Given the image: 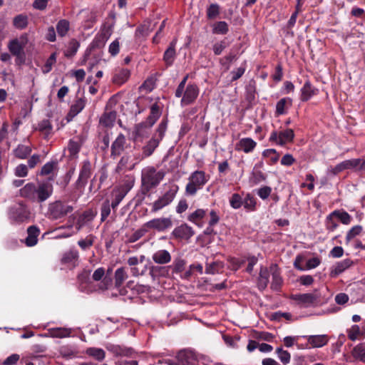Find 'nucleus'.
<instances>
[{
  "instance_id": "11",
  "label": "nucleus",
  "mask_w": 365,
  "mask_h": 365,
  "mask_svg": "<svg viewBox=\"0 0 365 365\" xmlns=\"http://www.w3.org/2000/svg\"><path fill=\"white\" fill-rule=\"evenodd\" d=\"M294 133L292 129L288 128L280 132L273 130L269 136V141L279 145H284L293 141Z\"/></svg>"
},
{
  "instance_id": "55",
  "label": "nucleus",
  "mask_w": 365,
  "mask_h": 365,
  "mask_svg": "<svg viewBox=\"0 0 365 365\" xmlns=\"http://www.w3.org/2000/svg\"><path fill=\"white\" fill-rule=\"evenodd\" d=\"M287 103L292 105V99L289 98H283L280 99L276 105V113L277 115H282L285 113V106Z\"/></svg>"
},
{
  "instance_id": "61",
  "label": "nucleus",
  "mask_w": 365,
  "mask_h": 365,
  "mask_svg": "<svg viewBox=\"0 0 365 365\" xmlns=\"http://www.w3.org/2000/svg\"><path fill=\"white\" fill-rule=\"evenodd\" d=\"M220 14V6L217 4H211L207 9V17L209 19L216 18Z\"/></svg>"
},
{
  "instance_id": "15",
  "label": "nucleus",
  "mask_w": 365,
  "mask_h": 365,
  "mask_svg": "<svg viewBox=\"0 0 365 365\" xmlns=\"http://www.w3.org/2000/svg\"><path fill=\"white\" fill-rule=\"evenodd\" d=\"M126 145V138L123 133L118 134L110 146V157L115 158L119 156L125 150Z\"/></svg>"
},
{
  "instance_id": "49",
  "label": "nucleus",
  "mask_w": 365,
  "mask_h": 365,
  "mask_svg": "<svg viewBox=\"0 0 365 365\" xmlns=\"http://www.w3.org/2000/svg\"><path fill=\"white\" fill-rule=\"evenodd\" d=\"M70 29L69 21L66 19L60 20L56 25V31L58 36H65Z\"/></svg>"
},
{
  "instance_id": "20",
  "label": "nucleus",
  "mask_w": 365,
  "mask_h": 365,
  "mask_svg": "<svg viewBox=\"0 0 365 365\" xmlns=\"http://www.w3.org/2000/svg\"><path fill=\"white\" fill-rule=\"evenodd\" d=\"M130 76V72L128 68H117L113 73L112 82L117 85L125 83Z\"/></svg>"
},
{
  "instance_id": "58",
  "label": "nucleus",
  "mask_w": 365,
  "mask_h": 365,
  "mask_svg": "<svg viewBox=\"0 0 365 365\" xmlns=\"http://www.w3.org/2000/svg\"><path fill=\"white\" fill-rule=\"evenodd\" d=\"M81 145L78 140L71 139L68 145V150L71 155H77L81 150Z\"/></svg>"
},
{
  "instance_id": "35",
  "label": "nucleus",
  "mask_w": 365,
  "mask_h": 365,
  "mask_svg": "<svg viewBox=\"0 0 365 365\" xmlns=\"http://www.w3.org/2000/svg\"><path fill=\"white\" fill-rule=\"evenodd\" d=\"M31 151L30 146L20 144L14 150V154L16 158L24 160L30 155Z\"/></svg>"
},
{
  "instance_id": "56",
  "label": "nucleus",
  "mask_w": 365,
  "mask_h": 365,
  "mask_svg": "<svg viewBox=\"0 0 365 365\" xmlns=\"http://www.w3.org/2000/svg\"><path fill=\"white\" fill-rule=\"evenodd\" d=\"M110 207L111 203H110V201L108 200H106L101 205V220L102 222L105 221L106 218L109 216L110 214Z\"/></svg>"
},
{
  "instance_id": "44",
  "label": "nucleus",
  "mask_w": 365,
  "mask_h": 365,
  "mask_svg": "<svg viewBox=\"0 0 365 365\" xmlns=\"http://www.w3.org/2000/svg\"><path fill=\"white\" fill-rule=\"evenodd\" d=\"M86 354L99 361H103L106 356L105 351L102 349L96 347L88 348L86 350Z\"/></svg>"
},
{
  "instance_id": "38",
  "label": "nucleus",
  "mask_w": 365,
  "mask_h": 365,
  "mask_svg": "<svg viewBox=\"0 0 365 365\" xmlns=\"http://www.w3.org/2000/svg\"><path fill=\"white\" fill-rule=\"evenodd\" d=\"M128 277V274L124 267L118 268L114 274L115 287L117 289H120Z\"/></svg>"
},
{
  "instance_id": "48",
  "label": "nucleus",
  "mask_w": 365,
  "mask_h": 365,
  "mask_svg": "<svg viewBox=\"0 0 365 365\" xmlns=\"http://www.w3.org/2000/svg\"><path fill=\"white\" fill-rule=\"evenodd\" d=\"M237 58V55L233 53H230L219 61L220 64L227 71L230 68L231 63Z\"/></svg>"
},
{
  "instance_id": "34",
  "label": "nucleus",
  "mask_w": 365,
  "mask_h": 365,
  "mask_svg": "<svg viewBox=\"0 0 365 365\" xmlns=\"http://www.w3.org/2000/svg\"><path fill=\"white\" fill-rule=\"evenodd\" d=\"M270 269L267 267H261L259 278H258V287L259 289H264L269 283Z\"/></svg>"
},
{
  "instance_id": "6",
  "label": "nucleus",
  "mask_w": 365,
  "mask_h": 365,
  "mask_svg": "<svg viewBox=\"0 0 365 365\" xmlns=\"http://www.w3.org/2000/svg\"><path fill=\"white\" fill-rule=\"evenodd\" d=\"M73 210V207L67 203L57 200L51 203L48 206L49 217L53 220H58L64 217Z\"/></svg>"
},
{
  "instance_id": "28",
  "label": "nucleus",
  "mask_w": 365,
  "mask_h": 365,
  "mask_svg": "<svg viewBox=\"0 0 365 365\" xmlns=\"http://www.w3.org/2000/svg\"><path fill=\"white\" fill-rule=\"evenodd\" d=\"M152 259L156 264H164L169 263L172 257L168 250H160L153 255Z\"/></svg>"
},
{
  "instance_id": "24",
  "label": "nucleus",
  "mask_w": 365,
  "mask_h": 365,
  "mask_svg": "<svg viewBox=\"0 0 365 365\" xmlns=\"http://www.w3.org/2000/svg\"><path fill=\"white\" fill-rule=\"evenodd\" d=\"M162 113L161 107L158 103H153L150 107V113L145 121L148 124V127H152L158 119L160 117Z\"/></svg>"
},
{
  "instance_id": "53",
  "label": "nucleus",
  "mask_w": 365,
  "mask_h": 365,
  "mask_svg": "<svg viewBox=\"0 0 365 365\" xmlns=\"http://www.w3.org/2000/svg\"><path fill=\"white\" fill-rule=\"evenodd\" d=\"M79 46L80 43L78 41H77L76 39L71 40L65 52V56L67 57H72L76 54Z\"/></svg>"
},
{
  "instance_id": "27",
  "label": "nucleus",
  "mask_w": 365,
  "mask_h": 365,
  "mask_svg": "<svg viewBox=\"0 0 365 365\" xmlns=\"http://www.w3.org/2000/svg\"><path fill=\"white\" fill-rule=\"evenodd\" d=\"M78 252L75 249H71L64 252L61 258V262L64 264L76 266L78 264Z\"/></svg>"
},
{
  "instance_id": "9",
  "label": "nucleus",
  "mask_w": 365,
  "mask_h": 365,
  "mask_svg": "<svg viewBox=\"0 0 365 365\" xmlns=\"http://www.w3.org/2000/svg\"><path fill=\"white\" fill-rule=\"evenodd\" d=\"M197 355L195 352L190 349L180 351L175 359L168 360L169 365H195L197 361Z\"/></svg>"
},
{
  "instance_id": "7",
  "label": "nucleus",
  "mask_w": 365,
  "mask_h": 365,
  "mask_svg": "<svg viewBox=\"0 0 365 365\" xmlns=\"http://www.w3.org/2000/svg\"><path fill=\"white\" fill-rule=\"evenodd\" d=\"M31 217L29 207L22 202L12 207L9 211V219L15 223L19 224L28 221Z\"/></svg>"
},
{
  "instance_id": "37",
  "label": "nucleus",
  "mask_w": 365,
  "mask_h": 365,
  "mask_svg": "<svg viewBox=\"0 0 365 365\" xmlns=\"http://www.w3.org/2000/svg\"><path fill=\"white\" fill-rule=\"evenodd\" d=\"M351 355L356 360L365 363V342L355 346L351 351Z\"/></svg>"
},
{
  "instance_id": "39",
  "label": "nucleus",
  "mask_w": 365,
  "mask_h": 365,
  "mask_svg": "<svg viewBox=\"0 0 365 365\" xmlns=\"http://www.w3.org/2000/svg\"><path fill=\"white\" fill-rule=\"evenodd\" d=\"M29 24V18L26 14H19L16 15L13 19V26L17 29H24L27 27Z\"/></svg>"
},
{
  "instance_id": "10",
  "label": "nucleus",
  "mask_w": 365,
  "mask_h": 365,
  "mask_svg": "<svg viewBox=\"0 0 365 365\" xmlns=\"http://www.w3.org/2000/svg\"><path fill=\"white\" fill-rule=\"evenodd\" d=\"M148 230H155L158 232H163L173 226V220L170 217H162L153 218L145 223Z\"/></svg>"
},
{
  "instance_id": "51",
  "label": "nucleus",
  "mask_w": 365,
  "mask_h": 365,
  "mask_svg": "<svg viewBox=\"0 0 365 365\" xmlns=\"http://www.w3.org/2000/svg\"><path fill=\"white\" fill-rule=\"evenodd\" d=\"M206 215V211L203 209H197L192 213L190 214L187 217V220L196 225H198V222L201 220Z\"/></svg>"
},
{
  "instance_id": "41",
  "label": "nucleus",
  "mask_w": 365,
  "mask_h": 365,
  "mask_svg": "<svg viewBox=\"0 0 365 365\" xmlns=\"http://www.w3.org/2000/svg\"><path fill=\"white\" fill-rule=\"evenodd\" d=\"M59 353L65 359H71L78 354L76 349L71 345H64L60 347Z\"/></svg>"
},
{
  "instance_id": "47",
  "label": "nucleus",
  "mask_w": 365,
  "mask_h": 365,
  "mask_svg": "<svg viewBox=\"0 0 365 365\" xmlns=\"http://www.w3.org/2000/svg\"><path fill=\"white\" fill-rule=\"evenodd\" d=\"M229 31V26L225 21H217L212 25V33L225 35Z\"/></svg>"
},
{
  "instance_id": "62",
  "label": "nucleus",
  "mask_w": 365,
  "mask_h": 365,
  "mask_svg": "<svg viewBox=\"0 0 365 365\" xmlns=\"http://www.w3.org/2000/svg\"><path fill=\"white\" fill-rule=\"evenodd\" d=\"M334 218H336V217L332 215V212H331L326 218V227L329 231H334L339 225Z\"/></svg>"
},
{
  "instance_id": "45",
  "label": "nucleus",
  "mask_w": 365,
  "mask_h": 365,
  "mask_svg": "<svg viewBox=\"0 0 365 365\" xmlns=\"http://www.w3.org/2000/svg\"><path fill=\"white\" fill-rule=\"evenodd\" d=\"M332 215H334L344 225H349L352 220L351 216L344 210H336L332 212Z\"/></svg>"
},
{
  "instance_id": "40",
  "label": "nucleus",
  "mask_w": 365,
  "mask_h": 365,
  "mask_svg": "<svg viewBox=\"0 0 365 365\" xmlns=\"http://www.w3.org/2000/svg\"><path fill=\"white\" fill-rule=\"evenodd\" d=\"M224 268V263L220 261L207 263L205 267V273L207 274H215L221 272Z\"/></svg>"
},
{
  "instance_id": "60",
  "label": "nucleus",
  "mask_w": 365,
  "mask_h": 365,
  "mask_svg": "<svg viewBox=\"0 0 365 365\" xmlns=\"http://www.w3.org/2000/svg\"><path fill=\"white\" fill-rule=\"evenodd\" d=\"M243 199L238 193H234L230 198V206L234 209H239L242 207Z\"/></svg>"
},
{
  "instance_id": "12",
  "label": "nucleus",
  "mask_w": 365,
  "mask_h": 365,
  "mask_svg": "<svg viewBox=\"0 0 365 365\" xmlns=\"http://www.w3.org/2000/svg\"><path fill=\"white\" fill-rule=\"evenodd\" d=\"M92 165L90 160H83L81 167L78 178L76 182V187L82 190L86 185L92 174Z\"/></svg>"
},
{
  "instance_id": "57",
  "label": "nucleus",
  "mask_w": 365,
  "mask_h": 365,
  "mask_svg": "<svg viewBox=\"0 0 365 365\" xmlns=\"http://www.w3.org/2000/svg\"><path fill=\"white\" fill-rule=\"evenodd\" d=\"M56 53H53L51 54L49 58L46 60L44 66H43V68H42L43 73H49L51 71L52 67L56 63Z\"/></svg>"
},
{
  "instance_id": "50",
  "label": "nucleus",
  "mask_w": 365,
  "mask_h": 365,
  "mask_svg": "<svg viewBox=\"0 0 365 365\" xmlns=\"http://www.w3.org/2000/svg\"><path fill=\"white\" fill-rule=\"evenodd\" d=\"M85 106L86 100L84 98L77 99L71 107L70 114L73 116L76 115L84 108Z\"/></svg>"
},
{
  "instance_id": "59",
  "label": "nucleus",
  "mask_w": 365,
  "mask_h": 365,
  "mask_svg": "<svg viewBox=\"0 0 365 365\" xmlns=\"http://www.w3.org/2000/svg\"><path fill=\"white\" fill-rule=\"evenodd\" d=\"M361 225H356L351 227L347 232L346 236V242L348 244L353 238L359 235L362 232Z\"/></svg>"
},
{
  "instance_id": "25",
  "label": "nucleus",
  "mask_w": 365,
  "mask_h": 365,
  "mask_svg": "<svg viewBox=\"0 0 365 365\" xmlns=\"http://www.w3.org/2000/svg\"><path fill=\"white\" fill-rule=\"evenodd\" d=\"M317 92L318 90L312 86L309 81H306L301 89V101L304 102L309 101L313 96L317 95Z\"/></svg>"
},
{
  "instance_id": "5",
  "label": "nucleus",
  "mask_w": 365,
  "mask_h": 365,
  "mask_svg": "<svg viewBox=\"0 0 365 365\" xmlns=\"http://www.w3.org/2000/svg\"><path fill=\"white\" fill-rule=\"evenodd\" d=\"M134 182L135 180L133 177H128V178L124 180L122 183L118 186H115L111 192L113 197L111 207L113 210H115L118 206L125 195L132 189L134 185Z\"/></svg>"
},
{
  "instance_id": "4",
  "label": "nucleus",
  "mask_w": 365,
  "mask_h": 365,
  "mask_svg": "<svg viewBox=\"0 0 365 365\" xmlns=\"http://www.w3.org/2000/svg\"><path fill=\"white\" fill-rule=\"evenodd\" d=\"M178 190L179 187L178 185L170 184L168 186V190L163 195L150 204V212L155 214L169 205L175 198Z\"/></svg>"
},
{
  "instance_id": "22",
  "label": "nucleus",
  "mask_w": 365,
  "mask_h": 365,
  "mask_svg": "<svg viewBox=\"0 0 365 365\" xmlns=\"http://www.w3.org/2000/svg\"><path fill=\"white\" fill-rule=\"evenodd\" d=\"M40 234L39 228L36 225L29 226L27 228V237L25 239V244L27 247H33L38 242V237Z\"/></svg>"
},
{
  "instance_id": "8",
  "label": "nucleus",
  "mask_w": 365,
  "mask_h": 365,
  "mask_svg": "<svg viewBox=\"0 0 365 365\" xmlns=\"http://www.w3.org/2000/svg\"><path fill=\"white\" fill-rule=\"evenodd\" d=\"M291 298L303 307H315L322 302L320 293L317 290L312 293L294 294Z\"/></svg>"
},
{
  "instance_id": "13",
  "label": "nucleus",
  "mask_w": 365,
  "mask_h": 365,
  "mask_svg": "<svg viewBox=\"0 0 365 365\" xmlns=\"http://www.w3.org/2000/svg\"><path fill=\"white\" fill-rule=\"evenodd\" d=\"M200 89L195 83H188L185 88H184L183 93L180 98V105L182 106H189L192 104L199 96Z\"/></svg>"
},
{
  "instance_id": "43",
  "label": "nucleus",
  "mask_w": 365,
  "mask_h": 365,
  "mask_svg": "<svg viewBox=\"0 0 365 365\" xmlns=\"http://www.w3.org/2000/svg\"><path fill=\"white\" fill-rule=\"evenodd\" d=\"M242 205L247 211H255L256 210V198L250 193H247L243 199Z\"/></svg>"
},
{
  "instance_id": "33",
  "label": "nucleus",
  "mask_w": 365,
  "mask_h": 365,
  "mask_svg": "<svg viewBox=\"0 0 365 365\" xmlns=\"http://www.w3.org/2000/svg\"><path fill=\"white\" fill-rule=\"evenodd\" d=\"M151 127H148V124H147L145 122L136 124L133 131L134 139L138 140L139 138H143L147 137L149 133V129Z\"/></svg>"
},
{
  "instance_id": "31",
  "label": "nucleus",
  "mask_w": 365,
  "mask_h": 365,
  "mask_svg": "<svg viewBox=\"0 0 365 365\" xmlns=\"http://www.w3.org/2000/svg\"><path fill=\"white\" fill-rule=\"evenodd\" d=\"M117 116L115 111L105 112L100 118V124L106 128H110L114 125Z\"/></svg>"
},
{
  "instance_id": "52",
  "label": "nucleus",
  "mask_w": 365,
  "mask_h": 365,
  "mask_svg": "<svg viewBox=\"0 0 365 365\" xmlns=\"http://www.w3.org/2000/svg\"><path fill=\"white\" fill-rule=\"evenodd\" d=\"M186 261L180 257L175 258L172 264L173 272L180 273L182 272L186 266Z\"/></svg>"
},
{
  "instance_id": "19",
  "label": "nucleus",
  "mask_w": 365,
  "mask_h": 365,
  "mask_svg": "<svg viewBox=\"0 0 365 365\" xmlns=\"http://www.w3.org/2000/svg\"><path fill=\"white\" fill-rule=\"evenodd\" d=\"M53 192V186L48 183H41L36 187V200L42 202L46 200Z\"/></svg>"
},
{
  "instance_id": "42",
  "label": "nucleus",
  "mask_w": 365,
  "mask_h": 365,
  "mask_svg": "<svg viewBox=\"0 0 365 365\" xmlns=\"http://www.w3.org/2000/svg\"><path fill=\"white\" fill-rule=\"evenodd\" d=\"M51 336L54 338H65L71 334V329L64 327L51 328L48 329Z\"/></svg>"
},
{
  "instance_id": "32",
  "label": "nucleus",
  "mask_w": 365,
  "mask_h": 365,
  "mask_svg": "<svg viewBox=\"0 0 365 365\" xmlns=\"http://www.w3.org/2000/svg\"><path fill=\"white\" fill-rule=\"evenodd\" d=\"M24 45L17 38L11 40L8 45V48L13 56L20 57L24 53Z\"/></svg>"
},
{
  "instance_id": "18",
  "label": "nucleus",
  "mask_w": 365,
  "mask_h": 365,
  "mask_svg": "<svg viewBox=\"0 0 365 365\" xmlns=\"http://www.w3.org/2000/svg\"><path fill=\"white\" fill-rule=\"evenodd\" d=\"M257 146V143L251 138H243L235 144L237 151H243L245 153L252 152Z\"/></svg>"
},
{
  "instance_id": "64",
  "label": "nucleus",
  "mask_w": 365,
  "mask_h": 365,
  "mask_svg": "<svg viewBox=\"0 0 365 365\" xmlns=\"http://www.w3.org/2000/svg\"><path fill=\"white\" fill-rule=\"evenodd\" d=\"M227 46V43L225 40L215 43L212 46V50L216 56L220 55Z\"/></svg>"
},
{
  "instance_id": "29",
  "label": "nucleus",
  "mask_w": 365,
  "mask_h": 365,
  "mask_svg": "<svg viewBox=\"0 0 365 365\" xmlns=\"http://www.w3.org/2000/svg\"><path fill=\"white\" fill-rule=\"evenodd\" d=\"M353 264V261L350 259H345L341 262H339L335 264V265L331 268V276H337L345 271L346 269L349 268Z\"/></svg>"
},
{
  "instance_id": "14",
  "label": "nucleus",
  "mask_w": 365,
  "mask_h": 365,
  "mask_svg": "<svg viewBox=\"0 0 365 365\" xmlns=\"http://www.w3.org/2000/svg\"><path fill=\"white\" fill-rule=\"evenodd\" d=\"M195 234L193 229L183 223L176 227L172 232V236L179 240H189Z\"/></svg>"
},
{
  "instance_id": "21",
  "label": "nucleus",
  "mask_w": 365,
  "mask_h": 365,
  "mask_svg": "<svg viewBox=\"0 0 365 365\" xmlns=\"http://www.w3.org/2000/svg\"><path fill=\"white\" fill-rule=\"evenodd\" d=\"M270 272L272 278L271 289L274 291H278L282 284L283 280L280 275L279 269L277 264H273L270 266Z\"/></svg>"
},
{
  "instance_id": "46",
  "label": "nucleus",
  "mask_w": 365,
  "mask_h": 365,
  "mask_svg": "<svg viewBox=\"0 0 365 365\" xmlns=\"http://www.w3.org/2000/svg\"><path fill=\"white\" fill-rule=\"evenodd\" d=\"M275 353L282 365H287L290 362L291 354L289 351L284 350L282 347H277Z\"/></svg>"
},
{
  "instance_id": "3",
  "label": "nucleus",
  "mask_w": 365,
  "mask_h": 365,
  "mask_svg": "<svg viewBox=\"0 0 365 365\" xmlns=\"http://www.w3.org/2000/svg\"><path fill=\"white\" fill-rule=\"evenodd\" d=\"M167 119H163L160 123L152 138L143 147L142 155L143 158H148L153 153L155 148L159 145L160 142L164 138L167 130Z\"/></svg>"
},
{
  "instance_id": "26",
  "label": "nucleus",
  "mask_w": 365,
  "mask_h": 365,
  "mask_svg": "<svg viewBox=\"0 0 365 365\" xmlns=\"http://www.w3.org/2000/svg\"><path fill=\"white\" fill-rule=\"evenodd\" d=\"M36 129L41 133L43 138L47 140L49 139L53 133L52 124L48 119H44L39 122Z\"/></svg>"
},
{
  "instance_id": "30",
  "label": "nucleus",
  "mask_w": 365,
  "mask_h": 365,
  "mask_svg": "<svg viewBox=\"0 0 365 365\" xmlns=\"http://www.w3.org/2000/svg\"><path fill=\"white\" fill-rule=\"evenodd\" d=\"M175 43L172 41L169 47L165 50L163 55V61H165L168 67L171 66L173 64L176 56L175 52Z\"/></svg>"
},
{
  "instance_id": "63",
  "label": "nucleus",
  "mask_w": 365,
  "mask_h": 365,
  "mask_svg": "<svg viewBox=\"0 0 365 365\" xmlns=\"http://www.w3.org/2000/svg\"><path fill=\"white\" fill-rule=\"evenodd\" d=\"M262 155L264 157L270 158L272 163H275L279 160V154L274 149H267L263 151Z\"/></svg>"
},
{
  "instance_id": "1",
  "label": "nucleus",
  "mask_w": 365,
  "mask_h": 365,
  "mask_svg": "<svg viewBox=\"0 0 365 365\" xmlns=\"http://www.w3.org/2000/svg\"><path fill=\"white\" fill-rule=\"evenodd\" d=\"M163 170L158 171L153 166H148L141 172L142 192L146 195L152 189L156 187L165 177Z\"/></svg>"
},
{
  "instance_id": "17",
  "label": "nucleus",
  "mask_w": 365,
  "mask_h": 365,
  "mask_svg": "<svg viewBox=\"0 0 365 365\" xmlns=\"http://www.w3.org/2000/svg\"><path fill=\"white\" fill-rule=\"evenodd\" d=\"M106 349L117 356H131L133 354V350L130 348L111 343H107L106 344Z\"/></svg>"
},
{
  "instance_id": "54",
  "label": "nucleus",
  "mask_w": 365,
  "mask_h": 365,
  "mask_svg": "<svg viewBox=\"0 0 365 365\" xmlns=\"http://www.w3.org/2000/svg\"><path fill=\"white\" fill-rule=\"evenodd\" d=\"M148 232V228L145 226V224L140 229L135 231L129 237L130 242H135L140 240Z\"/></svg>"
},
{
  "instance_id": "2",
  "label": "nucleus",
  "mask_w": 365,
  "mask_h": 365,
  "mask_svg": "<svg viewBox=\"0 0 365 365\" xmlns=\"http://www.w3.org/2000/svg\"><path fill=\"white\" fill-rule=\"evenodd\" d=\"M210 175L203 170H195L192 172L189 178L188 182L185 186V193L190 196H194L199 190H201L209 181Z\"/></svg>"
},
{
  "instance_id": "23",
  "label": "nucleus",
  "mask_w": 365,
  "mask_h": 365,
  "mask_svg": "<svg viewBox=\"0 0 365 365\" xmlns=\"http://www.w3.org/2000/svg\"><path fill=\"white\" fill-rule=\"evenodd\" d=\"M20 196L27 198L31 201H36V187L34 183L29 182L25 185L19 190Z\"/></svg>"
},
{
  "instance_id": "16",
  "label": "nucleus",
  "mask_w": 365,
  "mask_h": 365,
  "mask_svg": "<svg viewBox=\"0 0 365 365\" xmlns=\"http://www.w3.org/2000/svg\"><path fill=\"white\" fill-rule=\"evenodd\" d=\"M111 35V31L108 28L103 29L100 33H98L91 42L89 49L101 48H103L108 39Z\"/></svg>"
},
{
  "instance_id": "36",
  "label": "nucleus",
  "mask_w": 365,
  "mask_h": 365,
  "mask_svg": "<svg viewBox=\"0 0 365 365\" xmlns=\"http://www.w3.org/2000/svg\"><path fill=\"white\" fill-rule=\"evenodd\" d=\"M307 340L313 347H322L327 344L328 337L327 335H312Z\"/></svg>"
}]
</instances>
